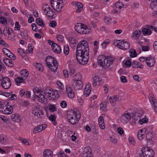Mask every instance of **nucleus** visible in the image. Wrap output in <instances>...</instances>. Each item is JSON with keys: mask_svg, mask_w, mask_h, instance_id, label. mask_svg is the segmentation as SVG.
<instances>
[{"mask_svg": "<svg viewBox=\"0 0 157 157\" xmlns=\"http://www.w3.org/2000/svg\"><path fill=\"white\" fill-rule=\"evenodd\" d=\"M101 80L99 78L98 76H96L93 78V83L92 85L94 86H96L97 85V82L98 83V85H99L101 83Z\"/></svg>", "mask_w": 157, "mask_h": 157, "instance_id": "cd10ccee", "label": "nucleus"}, {"mask_svg": "<svg viewBox=\"0 0 157 157\" xmlns=\"http://www.w3.org/2000/svg\"><path fill=\"white\" fill-rule=\"evenodd\" d=\"M45 62L48 67L57 62L56 60L52 56H47L46 58Z\"/></svg>", "mask_w": 157, "mask_h": 157, "instance_id": "4468645a", "label": "nucleus"}, {"mask_svg": "<svg viewBox=\"0 0 157 157\" xmlns=\"http://www.w3.org/2000/svg\"><path fill=\"white\" fill-rule=\"evenodd\" d=\"M75 29L77 32L80 34H87L90 31V29L88 28L86 25L80 23L75 25Z\"/></svg>", "mask_w": 157, "mask_h": 157, "instance_id": "7ed1b4c3", "label": "nucleus"}, {"mask_svg": "<svg viewBox=\"0 0 157 157\" xmlns=\"http://www.w3.org/2000/svg\"><path fill=\"white\" fill-rule=\"evenodd\" d=\"M53 51L56 53H59L61 51V49L59 45L57 44H54L52 47Z\"/></svg>", "mask_w": 157, "mask_h": 157, "instance_id": "393cba45", "label": "nucleus"}, {"mask_svg": "<svg viewBox=\"0 0 157 157\" xmlns=\"http://www.w3.org/2000/svg\"><path fill=\"white\" fill-rule=\"evenodd\" d=\"M36 22L37 25L39 26H42L44 25L43 21L41 19L39 18L36 19Z\"/></svg>", "mask_w": 157, "mask_h": 157, "instance_id": "13d9d810", "label": "nucleus"}, {"mask_svg": "<svg viewBox=\"0 0 157 157\" xmlns=\"http://www.w3.org/2000/svg\"><path fill=\"white\" fill-rule=\"evenodd\" d=\"M91 91V85L90 84H87L85 88L84 95L85 96L88 97Z\"/></svg>", "mask_w": 157, "mask_h": 157, "instance_id": "4be33fe9", "label": "nucleus"}, {"mask_svg": "<svg viewBox=\"0 0 157 157\" xmlns=\"http://www.w3.org/2000/svg\"><path fill=\"white\" fill-rule=\"evenodd\" d=\"M118 99V98L117 96H112L109 98L110 102L112 105L114 106Z\"/></svg>", "mask_w": 157, "mask_h": 157, "instance_id": "c756f323", "label": "nucleus"}, {"mask_svg": "<svg viewBox=\"0 0 157 157\" xmlns=\"http://www.w3.org/2000/svg\"><path fill=\"white\" fill-rule=\"evenodd\" d=\"M68 41L70 44H74L76 43V40L74 38L71 37L68 40Z\"/></svg>", "mask_w": 157, "mask_h": 157, "instance_id": "bf43d9fd", "label": "nucleus"}, {"mask_svg": "<svg viewBox=\"0 0 157 157\" xmlns=\"http://www.w3.org/2000/svg\"><path fill=\"white\" fill-rule=\"evenodd\" d=\"M98 124L99 127L102 129L105 128L104 120L103 117L101 116L98 119Z\"/></svg>", "mask_w": 157, "mask_h": 157, "instance_id": "a878e982", "label": "nucleus"}, {"mask_svg": "<svg viewBox=\"0 0 157 157\" xmlns=\"http://www.w3.org/2000/svg\"><path fill=\"white\" fill-rule=\"evenodd\" d=\"M91 149L89 147H86L85 148L83 156L84 157H91L92 155L90 151Z\"/></svg>", "mask_w": 157, "mask_h": 157, "instance_id": "5701e85b", "label": "nucleus"}, {"mask_svg": "<svg viewBox=\"0 0 157 157\" xmlns=\"http://www.w3.org/2000/svg\"><path fill=\"white\" fill-rule=\"evenodd\" d=\"M8 104L7 102H4L0 101V110L2 111V110H4L5 106H6L7 104Z\"/></svg>", "mask_w": 157, "mask_h": 157, "instance_id": "c03bdc74", "label": "nucleus"}, {"mask_svg": "<svg viewBox=\"0 0 157 157\" xmlns=\"http://www.w3.org/2000/svg\"><path fill=\"white\" fill-rule=\"evenodd\" d=\"M36 97L38 98V101L41 103L44 102L45 100H46V97L42 94H39V96H37Z\"/></svg>", "mask_w": 157, "mask_h": 157, "instance_id": "72a5a7b5", "label": "nucleus"}, {"mask_svg": "<svg viewBox=\"0 0 157 157\" xmlns=\"http://www.w3.org/2000/svg\"><path fill=\"white\" fill-rule=\"evenodd\" d=\"M44 13L48 17H52L54 15V12L47 4H44L42 8Z\"/></svg>", "mask_w": 157, "mask_h": 157, "instance_id": "0eeeda50", "label": "nucleus"}, {"mask_svg": "<svg viewBox=\"0 0 157 157\" xmlns=\"http://www.w3.org/2000/svg\"><path fill=\"white\" fill-rule=\"evenodd\" d=\"M142 32L144 35H150L152 33V31L150 29L144 28L142 29Z\"/></svg>", "mask_w": 157, "mask_h": 157, "instance_id": "ea45409f", "label": "nucleus"}, {"mask_svg": "<svg viewBox=\"0 0 157 157\" xmlns=\"http://www.w3.org/2000/svg\"><path fill=\"white\" fill-rule=\"evenodd\" d=\"M48 109L50 111L52 112L56 111L57 110L56 105L49 104Z\"/></svg>", "mask_w": 157, "mask_h": 157, "instance_id": "4c0bfd02", "label": "nucleus"}, {"mask_svg": "<svg viewBox=\"0 0 157 157\" xmlns=\"http://www.w3.org/2000/svg\"><path fill=\"white\" fill-rule=\"evenodd\" d=\"M35 67L39 71H42L44 70V67L40 63H37L35 65Z\"/></svg>", "mask_w": 157, "mask_h": 157, "instance_id": "a18cd8bd", "label": "nucleus"}, {"mask_svg": "<svg viewBox=\"0 0 157 157\" xmlns=\"http://www.w3.org/2000/svg\"><path fill=\"white\" fill-rule=\"evenodd\" d=\"M23 81V79L21 77H20L17 78L15 80V84L17 86L21 85Z\"/></svg>", "mask_w": 157, "mask_h": 157, "instance_id": "c9c22d12", "label": "nucleus"}, {"mask_svg": "<svg viewBox=\"0 0 157 157\" xmlns=\"http://www.w3.org/2000/svg\"><path fill=\"white\" fill-rule=\"evenodd\" d=\"M123 5L120 2H117L115 4V6L116 9V10L115 12V13L119 11L122 7Z\"/></svg>", "mask_w": 157, "mask_h": 157, "instance_id": "f704fd0d", "label": "nucleus"}, {"mask_svg": "<svg viewBox=\"0 0 157 157\" xmlns=\"http://www.w3.org/2000/svg\"><path fill=\"white\" fill-rule=\"evenodd\" d=\"M132 66L134 68H139L142 69L143 68L142 65L140 63L136 61H133L132 63Z\"/></svg>", "mask_w": 157, "mask_h": 157, "instance_id": "c85d7f7f", "label": "nucleus"}, {"mask_svg": "<svg viewBox=\"0 0 157 157\" xmlns=\"http://www.w3.org/2000/svg\"><path fill=\"white\" fill-rule=\"evenodd\" d=\"M17 51L18 53L22 56H24L25 54V52L22 48H18L17 49Z\"/></svg>", "mask_w": 157, "mask_h": 157, "instance_id": "774afa93", "label": "nucleus"}, {"mask_svg": "<svg viewBox=\"0 0 157 157\" xmlns=\"http://www.w3.org/2000/svg\"><path fill=\"white\" fill-rule=\"evenodd\" d=\"M7 138L6 136H0V143L2 144H5L6 143Z\"/></svg>", "mask_w": 157, "mask_h": 157, "instance_id": "79ce46f5", "label": "nucleus"}, {"mask_svg": "<svg viewBox=\"0 0 157 157\" xmlns=\"http://www.w3.org/2000/svg\"><path fill=\"white\" fill-rule=\"evenodd\" d=\"M51 6L57 13L61 12L63 5L62 0H51Z\"/></svg>", "mask_w": 157, "mask_h": 157, "instance_id": "20e7f679", "label": "nucleus"}, {"mask_svg": "<svg viewBox=\"0 0 157 157\" xmlns=\"http://www.w3.org/2000/svg\"><path fill=\"white\" fill-rule=\"evenodd\" d=\"M3 51L4 53L8 57V56L11 54V52L9 50L6 48H4L3 50Z\"/></svg>", "mask_w": 157, "mask_h": 157, "instance_id": "69168bd1", "label": "nucleus"}, {"mask_svg": "<svg viewBox=\"0 0 157 157\" xmlns=\"http://www.w3.org/2000/svg\"><path fill=\"white\" fill-rule=\"evenodd\" d=\"M47 127L46 124H43L38 126L35 127L33 130V133L35 134L36 133L40 132L42 130H44Z\"/></svg>", "mask_w": 157, "mask_h": 157, "instance_id": "a211bd4d", "label": "nucleus"}, {"mask_svg": "<svg viewBox=\"0 0 157 157\" xmlns=\"http://www.w3.org/2000/svg\"><path fill=\"white\" fill-rule=\"evenodd\" d=\"M115 59L113 57L110 56H107L106 58V60L105 63V68H109V66L111 65Z\"/></svg>", "mask_w": 157, "mask_h": 157, "instance_id": "2eb2a0df", "label": "nucleus"}, {"mask_svg": "<svg viewBox=\"0 0 157 157\" xmlns=\"http://www.w3.org/2000/svg\"><path fill=\"white\" fill-rule=\"evenodd\" d=\"M141 34V32L140 31L136 30L133 33L132 37L137 38L140 36Z\"/></svg>", "mask_w": 157, "mask_h": 157, "instance_id": "37998d69", "label": "nucleus"}, {"mask_svg": "<svg viewBox=\"0 0 157 157\" xmlns=\"http://www.w3.org/2000/svg\"><path fill=\"white\" fill-rule=\"evenodd\" d=\"M148 119L146 118H143L140 119L139 121L140 124H143L144 123H146L148 122Z\"/></svg>", "mask_w": 157, "mask_h": 157, "instance_id": "338daca9", "label": "nucleus"}, {"mask_svg": "<svg viewBox=\"0 0 157 157\" xmlns=\"http://www.w3.org/2000/svg\"><path fill=\"white\" fill-rule=\"evenodd\" d=\"M141 151L144 157H154L155 155L153 150L149 148L143 147Z\"/></svg>", "mask_w": 157, "mask_h": 157, "instance_id": "39448f33", "label": "nucleus"}, {"mask_svg": "<svg viewBox=\"0 0 157 157\" xmlns=\"http://www.w3.org/2000/svg\"><path fill=\"white\" fill-rule=\"evenodd\" d=\"M107 56L103 55L99 56L98 60V64L101 67H105V63Z\"/></svg>", "mask_w": 157, "mask_h": 157, "instance_id": "f3484780", "label": "nucleus"}, {"mask_svg": "<svg viewBox=\"0 0 157 157\" xmlns=\"http://www.w3.org/2000/svg\"><path fill=\"white\" fill-rule=\"evenodd\" d=\"M11 84L10 80L8 78L6 77L2 79L1 85L4 89H9L11 86Z\"/></svg>", "mask_w": 157, "mask_h": 157, "instance_id": "9b49d317", "label": "nucleus"}, {"mask_svg": "<svg viewBox=\"0 0 157 157\" xmlns=\"http://www.w3.org/2000/svg\"><path fill=\"white\" fill-rule=\"evenodd\" d=\"M66 90V93L68 97L71 98L74 97L75 93L74 91H73L72 88L70 86H67Z\"/></svg>", "mask_w": 157, "mask_h": 157, "instance_id": "dca6fc26", "label": "nucleus"}, {"mask_svg": "<svg viewBox=\"0 0 157 157\" xmlns=\"http://www.w3.org/2000/svg\"><path fill=\"white\" fill-rule=\"evenodd\" d=\"M80 116L79 113L74 110L68 111L67 117L69 122L72 124L77 123L80 118Z\"/></svg>", "mask_w": 157, "mask_h": 157, "instance_id": "f03ea898", "label": "nucleus"}, {"mask_svg": "<svg viewBox=\"0 0 157 157\" xmlns=\"http://www.w3.org/2000/svg\"><path fill=\"white\" fill-rule=\"evenodd\" d=\"M53 65H52L50 66H48V67L51 70L53 71H56L57 69L58 64L57 63H54Z\"/></svg>", "mask_w": 157, "mask_h": 157, "instance_id": "e433bc0d", "label": "nucleus"}, {"mask_svg": "<svg viewBox=\"0 0 157 157\" xmlns=\"http://www.w3.org/2000/svg\"><path fill=\"white\" fill-rule=\"evenodd\" d=\"M21 74L22 78L24 80H26L28 78L29 75L28 71L27 70L25 69L22 70L21 71Z\"/></svg>", "mask_w": 157, "mask_h": 157, "instance_id": "b1692460", "label": "nucleus"}, {"mask_svg": "<svg viewBox=\"0 0 157 157\" xmlns=\"http://www.w3.org/2000/svg\"><path fill=\"white\" fill-rule=\"evenodd\" d=\"M109 139L110 141L113 143L117 144L118 143V140L115 138L110 136Z\"/></svg>", "mask_w": 157, "mask_h": 157, "instance_id": "0e129e2a", "label": "nucleus"}, {"mask_svg": "<svg viewBox=\"0 0 157 157\" xmlns=\"http://www.w3.org/2000/svg\"><path fill=\"white\" fill-rule=\"evenodd\" d=\"M0 22L2 24H6L7 23V21L5 17H0Z\"/></svg>", "mask_w": 157, "mask_h": 157, "instance_id": "680f3d73", "label": "nucleus"}, {"mask_svg": "<svg viewBox=\"0 0 157 157\" xmlns=\"http://www.w3.org/2000/svg\"><path fill=\"white\" fill-rule=\"evenodd\" d=\"M135 115L133 113H127L124 114L121 117V121L123 123H126L131 117H134Z\"/></svg>", "mask_w": 157, "mask_h": 157, "instance_id": "1a4fd4ad", "label": "nucleus"}, {"mask_svg": "<svg viewBox=\"0 0 157 157\" xmlns=\"http://www.w3.org/2000/svg\"><path fill=\"white\" fill-rule=\"evenodd\" d=\"M44 13L48 17H52L54 15V12L47 4H44L42 8Z\"/></svg>", "mask_w": 157, "mask_h": 157, "instance_id": "6e6552de", "label": "nucleus"}, {"mask_svg": "<svg viewBox=\"0 0 157 157\" xmlns=\"http://www.w3.org/2000/svg\"><path fill=\"white\" fill-rule=\"evenodd\" d=\"M149 96V100L155 112L157 113V101L155 98H153L152 94H150Z\"/></svg>", "mask_w": 157, "mask_h": 157, "instance_id": "ddd939ff", "label": "nucleus"}, {"mask_svg": "<svg viewBox=\"0 0 157 157\" xmlns=\"http://www.w3.org/2000/svg\"><path fill=\"white\" fill-rule=\"evenodd\" d=\"M115 44L116 46L121 49L127 50L130 47V44L128 42L123 40H117Z\"/></svg>", "mask_w": 157, "mask_h": 157, "instance_id": "423d86ee", "label": "nucleus"}, {"mask_svg": "<svg viewBox=\"0 0 157 157\" xmlns=\"http://www.w3.org/2000/svg\"><path fill=\"white\" fill-rule=\"evenodd\" d=\"M21 28V26L19 24V22L16 21L15 24L14 30L19 31Z\"/></svg>", "mask_w": 157, "mask_h": 157, "instance_id": "5fc2aeb1", "label": "nucleus"}, {"mask_svg": "<svg viewBox=\"0 0 157 157\" xmlns=\"http://www.w3.org/2000/svg\"><path fill=\"white\" fill-rule=\"evenodd\" d=\"M3 62L7 66L10 67H12L13 64V61L8 58L4 59Z\"/></svg>", "mask_w": 157, "mask_h": 157, "instance_id": "bb28decb", "label": "nucleus"}, {"mask_svg": "<svg viewBox=\"0 0 157 157\" xmlns=\"http://www.w3.org/2000/svg\"><path fill=\"white\" fill-rule=\"evenodd\" d=\"M33 91L35 93V96H39V94H41L43 93L42 91L39 89L38 88L36 87L33 89Z\"/></svg>", "mask_w": 157, "mask_h": 157, "instance_id": "a19ab883", "label": "nucleus"}, {"mask_svg": "<svg viewBox=\"0 0 157 157\" xmlns=\"http://www.w3.org/2000/svg\"><path fill=\"white\" fill-rule=\"evenodd\" d=\"M76 6L77 8L76 12L79 13L83 9V5L80 2H77L75 3Z\"/></svg>", "mask_w": 157, "mask_h": 157, "instance_id": "7c9ffc66", "label": "nucleus"}, {"mask_svg": "<svg viewBox=\"0 0 157 157\" xmlns=\"http://www.w3.org/2000/svg\"><path fill=\"white\" fill-rule=\"evenodd\" d=\"M43 155L45 157H52V153L50 150L46 149L44 151Z\"/></svg>", "mask_w": 157, "mask_h": 157, "instance_id": "473e14b6", "label": "nucleus"}, {"mask_svg": "<svg viewBox=\"0 0 157 157\" xmlns=\"http://www.w3.org/2000/svg\"><path fill=\"white\" fill-rule=\"evenodd\" d=\"M138 138L140 140H142L145 137L144 133H142L141 131H139L137 135Z\"/></svg>", "mask_w": 157, "mask_h": 157, "instance_id": "de8ad7c7", "label": "nucleus"}, {"mask_svg": "<svg viewBox=\"0 0 157 157\" xmlns=\"http://www.w3.org/2000/svg\"><path fill=\"white\" fill-rule=\"evenodd\" d=\"M11 117L12 120L15 121H17L19 119V118H20L18 115L14 114H12Z\"/></svg>", "mask_w": 157, "mask_h": 157, "instance_id": "09e8293b", "label": "nucleus"}, {"mask_svg": "<svg viewBox=\"0 0 157 157\" xmlns=\"http://www.w3.org/2000/svg\"><path fill=\"white\" fill-rule=\"evenodd\" d=\"M76 58L79 63L86 64L89 58V48L87 41L82 40L78 44L76 52Z\"/></svg>", "mask_w": 157, "mask_h": 157, "instance_id": "f257e3e1", "label": "nucleus"}, {"mask_svg": "<svg viewBox=\"0 0 157 157\" xmlns=\"http://www.w3.org/2000/svg\"><path fill=\"white\" fill-rule=\"evenodd\" d=\"M130 56L132 57H134L136 56L137 53L135 50L130 49L129 51Z\"/></svg>", "mask_w": 157, "mask_h": 157, "instance_id": "8fccbe9b", "label": "nucleus"}, {"mask_svg": "<svg viewBox=\"0 0 157 157\" xmlns=\"http://www.w3.org/2000/svg\"><path fill=\"white\" fill-rule=\"evenodd\" d=\"M33 113L38 118H43L44 117V112L42 109H39L38 107H36L33 110Z\"/></svg>", "mask_w": 157, "mask_h": 157, "instance_id": "f8f14e48", "label": "nucleus"}, {"mask_svg": "<svg viewBox=\"0 0 157 157\" xmlns=\"http://www.w3.org/2000/svg\"><path fill=\"white\" fill-rule=\"evenodd\" d=\"M106 106H107L105 103H102L100 105V108L101 110L104 111H107Z\"/></svg>", "mask_w": 157, "mask_h": 157, "instance_id": "49530a36", "label": "nucleus"}, {"mask_svg": "<svg viewBox=\"0 0 157 157\" xmlns=\"http://www.w3.org/2000/svg\"><path fill=\"white\" fill-rule=\"evenodd\" d=\"M82 78V77L81 74L79 73H77L73 76L72 82L81 80Z\"/></svg>", "mask_w": 157, "mask_h": 157, "instance_id": "2f4dec72", "label": "nucleus"}, {"mask_svg": "<svg viewBox=\"0 0 157 157\" xmlns=\"http://www.w3.org/2000/svg\"><path fill=\"white\" fill-rule=\"evenodd\" d=\"M110 43V41L108 39H105V40H104V41L103 42L101 45L103 48H105L106 45L107 44H109Z\"/></svg>", "mask_w": 157, "mask_h": 157, "instance_id": "603ef678", "label": "nucleus"}, {"mask_svg": "<svg viewBox=\"0 0 157 157\" xmlns=\"http://www.w3.org/2000/svg\"><path fill=\"white\" fill-rule=\"evenodd\" d=\"M5 30L7 31L9 35H11L13 33V30L12 29L9 27H6L4 29V31Z\"/></svg>", "mask_w": 157, "mask_h": 157, "instance_id": "6e6d98bb", "label": "nucleus"}, {"mask_svg": "<svg viewBox=\"0 0 157 157\" xmlns=\"http://www.w3.org/2000/svg\"><path fill=\"white\" fill-rule=\"evenodd\" d=\"M72 85L73 88L75 90H81L83 87V83L81 80L72 81Z\"/></svg>", "mask_w": 157, "mask_h": 157, "instance_id": "9d476101", "label": "nucleus"}, {"mask_svg": "<svg viewBox=\"0 0 157 157\" xmlns=\"http://www.w3.org/2000/svg\"><path fill=\"white\" fill-rule=\"evenodd\" d=\"M128 140L129 143L133 145H135L136 142L135 141L134 139L132 137H129L128 138Z\"/></svg>", "mask_w": 157, "mask_h": 157, "instance_id": "052dcab7", "label": "nucleus"}, {"mask_svg": "<svg viewBox=\"0 0 157 157\" xmlns=\"http://www.w3.org/2000/svg\"><path fill=\"white\" fill-rule=\"evenodd\" d=\"M155 61L153 57H148L146 59V63L147 66L149 67L153 66L155 63Z\"/></svg>", "mask_w": 157, "mask_h": 157, "instance_id": "412c9836", "label": "nucleus"}, {"mask_svg": "<svg viewBox=\"0 0 157 157\" xmlns=\"http://www.w3.org/2000/svg\"><path fill=\"white\" fill-rule=\"evenodd\" d=\"M146 138L148 140H150L152 137V134L150 132L147 133L146 135Z\"/></svg>", "mask_w": 157, "mask_h": 157, "instance_id": "e2e57ef3", "label": "nucleus"}, {"mask_svg": "<svg viewBox=\"0 0 157 157\" xmlns=\"http://www.w3.org/2000/svg\"><path fill=\"white\" fill-rule=\"evenodd\" d=\"M69 52V48L68 46L65 45L63 48V52L65 55H67Z\"/></svg>", "mask_w": 157, "mask_h": 157, "instance_id": "3c124183", "label": "nucleus"}, {"mask_svg": "<svg viewBox=\"0 0 157 157\" xmlns=\"http://www.w3.org/2000/svg\"><path fill=\"white\" fill-rule=\"evenodd\" d=\"M59 92L57 91H53L52 90L50 92L49 95L47 97L50 99H52L53 100L56 99L59 97Z\"/></svg>", "mask_w": 157, "mask_h": 157, "instance_id": "6ab92c4d", "label": "nucleus"}, {"mask_svg": "<svg viewBox=\"0 0 157 157\" xmlns=\"http://www.w3.org/2000/svg\"><path fill=\"white\" fill-rule=\"evenodd\" d=\"M56 38L59 41L61 42H62L64 40L63 36L60 34L57 35L56 36Z\"/></svg>", "mask_w": 157, "mask_h": 157, "instance_id": "4d7b16f0", "label": "nucleus"}, {"mask_svg": "<svg viewBox=\"0 0 157 157\" xmlns=\"http://www.w3.org/2000/svg\"><path fill=\"white\" fill-rule=\"evenodd\" d=\"M4 110H2V113L5 114H11L13 111V108L12 106L7 104L6 106H5Z\"/></svg>", "mask_w": 157, "mask_h": 157, "instance_id": "aec40b11", "label": "nucleus"}, {"mask_svg": "<svg viewBox=\"0 0 157 157\" xmlns=\"http://www.w3.org/2000/svg\"><path fill=\"white\" fill-rule=\"evenodd\" d=\"M49 119L50 121H52L54 122L53 123V124L54 125H56V124L57 123L55 122L56 118L55 116L54 115H50V116L49 117Z\"/></svg>", "mask_w": 157, "mask_h": 157, "instance_id": "864d4df0", "label": "nucleus"}, {"mask_svg": "<svg viewBox=\"0 0 157 157\" xmlns=\"http://www.w3.org/2000/svg\"><path fill=\"white\" fill-rule=\"evenodd\" d=\"M51 89L50 87H47L45 90H42V93L47 97L52 90Z\"/></svg>", "mask_w": 157, "mask_h": 157, "instance_id": "58836bf2", "label": "nucleus"}]
</instances>
